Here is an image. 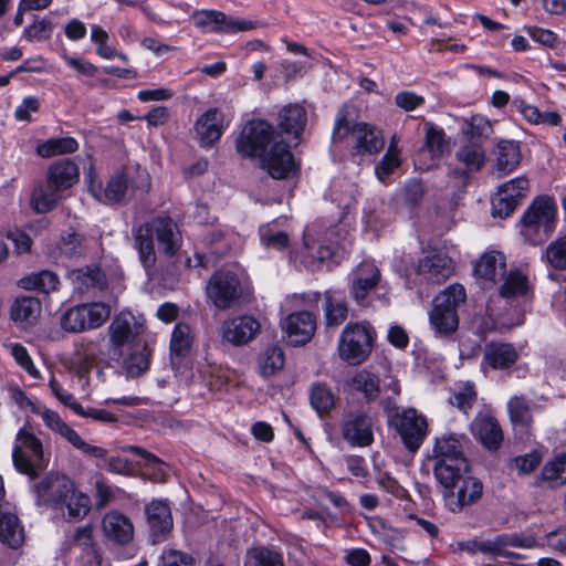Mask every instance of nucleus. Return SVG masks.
<instances>
[{
  "instance_id": "obj_2",
  "label": "nucleus",
  "mask_w": 566,
  "mask_h": 566,
  "mask_svg": "<svg viewBox=\"0 0 566 566\" xmlns=\"http://www.w3.org/2000/svg\"><path fill=\"white\" fill-rule=\"evenodd\" d=\"M557 207L548 196L535 198L521 219V233L532 244L544 242L555 227Z\"/></svg>"
},
{
  "instance_id": "obj_7",
  "label": "nucleus",
  "mask_w": 566,
  "mask_h": 566,
  "mask_svg": "<svg viewBox=\"0 0 566 566\" xmlns=\"http://www.w3.org/2000/svg\"><path fill=\"white\" fill-rule=\"evenodd\" d=\"M467 298L465 290L460 284H452L434 300L430 313V323L440 334H449L458 328L457 307Z\"/></svg>"
},
{
  "instance_id": "obj_9",
  "label": "nucleus",
  "mask_w": 566,
  "mask_h": 566,
  "mask_svg": "<svg viewBox=\"0 0 566 566\" xmlns=\"http://www.w3.org/2000/svg\"><path fill=\"white\" fill-rule=\"evenodd\" d=\"M207 296L219 310L231 308L242 296V286L238 275L231 271H218L207 284Z\"/></svg>"
},
{
  "instance_id": "obj_48",
  "label": "nucleus",
  "mask_w": 566,
  "mask_h": 566,
  "mask_svg": "<svg viewBox=\"0 0 566 566\" xmlns=\"http://www.w3.org/2000/svg\"><path fill=\"white\" fill-rule=\"evenodd\" d=\"M284 352L279 346L266 348L259 357V369L264 377L275 375L284 367Z\"/></svg>"
},
{
  "instance_id": "obj_36",
  "label": "nucleus",
  "mask_w": 566,
  "mask_h": 566,
  "mask_svg": "<svg viewBox=\"0 0 566 566\" xmlns=\"http://www.w3.org/2000/svg\"><path fill=\"white\" fill-rule=\"evenodd\" d=\"M63 198L60 189L53 188L46 180L45 184L36 186L30 198V207L36 213H48L52 211Z\"/></svg>"
},
{
  "instance_id": "obj_45",
  "label": "nucleus",
  "mask_w": 566,
  "mask_h": 566,
  "mask_svg": "<svg viewBox=\"0 0 566 566\" xmlns=\"http://www.w3.org/2000/svg\"><path fill=\"white\" fill-rule=\"evenodd\" d=\"M476 398L475 385L471 381H465L454 386L448 401L451 406L468 413L475 403Z\"/></svg>"
},
{
  "instance_id": "obj_23",
  "label": "nucleus",
  "mask_w": 566,
  "mask_h": 566,
  "mask_svg": "<svg viewBox=\"0 0 566 566\" xmlns=\"http://www.w3.org/2000/svg\"><path fill=\"white\" fill-rule=\"evenodd\" d=\"M102 530L109 541L118 545L128 544L134 537L130 520L120 512H108L102 520Z\"/></svg>"
},
{
  "instance_id": "obj_59",
  "label": "nucleus",
  "mask_w": 566,
  "mask_h": 566,
  "mask_svg": "<svg viewBox=\"0 0 566 566\" xmlns=\"http://www.w3.org/2000/svg\"><path fill=\"white\" fill-rule=\"evenodd\" d=\"M401 165L400 154L386 151L381 160L375 167L377 178L385 182L386 179Z\"/></svg>"
},
{
  "instance_id": "obj_3",
  "label": "nucleus",
  "mask_w": 566,
  "mask_h": 566,
  "mask_svg": "<svg viewBox=\"0 0 566 566\" xmlns=\"http://www.w3.org/2000/svg\"><path fill=\"white\" fill-rule=\"evenodd\" d=\"M12 462L18 472L34 479L46 468L49 455L44 452L42 441L33 432L22 428L15 436Z\"/></svg>"
},
{
  "instance_id": "obj_21",
  "label": "nucleus",
  "mask_w": 566,
  "mask_h": 566,
  "mask_svg": "<svg viewBox=\"0 0 566 566\" xmlns=\"http://www.w3.org/2000/svg\"><path fill=\"white\" fill-rule=\"evenodd\" d=\"M283 329L292 344L303 345L313 337L316 329V321L310 312H295L284 319Z\"/></svg>"
},
{
  "instance_id": "obj_46",
  "label": "nucleus",
  "mask_w": 566,
  "mask_h": 566,
  "mask_svg": "<svg viewBox=\"0 0 566 566\" xmlns=\"http://www.w3.org/2000/svg\"><path fill=\"white\" fill-rule=\"evenodd\" d=\"M310 401L319 416L327 415L335 406V396L331 388L322 382H314L310 389Z\"/></svg>"
},
{
  "instance_id": "obj_64",
  "label": "nucleus",
  "mask_w": 566,
  "mask_h": 566,
  "mask_svg": "<svg viewBox=\"0 0 566 566\" xmlns=\"http://www.w3.org/2000/svg\"><path fill=\"white\" fill-rule=\"evenodd\" d=\"M423 103V96L410 91H402L395 96V104L406 112H411Z\"/></svg>"
},
{
  "instance_id": "obj_4",
  "label": "nucleus",
  "mask_w": 566,
  "mask_h": 566,
  "mask_svg": "<svg viewBox=\"0 0 566 566\" xmlns=\"http://www.w3.org/2000/svg\"><path fill=\"white\" fill-rule=\"evenodd\" d=\"M346 137L352 139L353 149L358 155H374L385 146L382 133L378 128L366 123L349 126L346 113L340 111L335 122L333 140L342 142Z\"/></svg>"
},
{
  "instance_id": "obj_40",
  "label": "nucleus",
  "mask_w": 566,
  "mask_h": 566,
  "mask_svg": "<svg viewBox=\"0 0 566 566\" xmlns=\"http://www.w3.org/2000/svg\"><path fill=\"white\" fill-rule=\"evenodd\" d=\"M509 418L514 428L527 431L533 423L532 403L524 396H513L507 401Z\"/></svg>"
},
{
  "instance_id": "obj_16",
  "label": "nucleus",
  "mask_w": 566,
  "mask_h": 566,
  "mask_svg": "<svg viewBox=\"0 0 566 566\" xmlns=\"http://www.w3.org/2000/svg\"><path fill=\"white\" fill-rule=\"evenodd\" d=\"M260 158L262 168L274 179L289 178L298 169L289 146L282 140L275 142Z\"/></svg>"
},
{
  "instance_id": "obj_10",
  "label": "nucleus",
  "mask_w": 566,
  "mask_h": 566,
  "mask_svg": "<svg viewBox=\"0 0 566 566\" xmlns=\"http://www.w3.org/2000/svg\"><path fill=\"white\" fill-rule=\"evenodd\" d=\"M32 412L39 415L50 430L63 437L84 454L93 458L106 457L107 451L104 448L86 443L73 428L63 421L56 411L42 407H32Z\"/></svg>"
},
{
  "instance_id": "obj_62",
  "label": "nucleus",
  "mask_w": 566,
  "mask_h": 566,
  "mask_svg": "<svg viewBox=\"0 0 566 566\" xmlns=\"http://www.w3.org/2000/svg\"><path fill=\"white\" fill-rule=\"evenodd\" d=\"M148 357L143 353L132 354L124 360V367L129 376L136 377L148 369Z\"/></svg>"
},
{
  "instance_id": "obj_55",
  "label": "nucleus",
  "mask_w": 566,
  "mask_h": 566,
  "mask_svg": "<svg viewBox=\"0 0 566 566\" xmlns=\"http://www.w3.org/2000/svg\"><path fill=\"white\" fill-rule=\"evenodd\" d=\"M53 31V23L51 20L35 19L30 25L24 28L23 38L30 42H41L51 38Z\"/></svg>"
},
{
  "instance_id": "obj_8",
  "label": "nucleus",
  "mask_w": 566,
  "mask_h": 566,
  "mask_svg": "<svg viewBox=\"0 0 566 566\" xmlns=\"http://www.w3.org/2000/svg\"><path fill=\"white\" fill-rule=\"evenodd\" d=\"M274 127L263 119L251 120L237 140V150L244 157H261L275 142Z\"/></svg>"
},
{
  "instance_id": "obj_22",
  "label": "nucleus",
  "mask_w": 566,
  "mask_h": 566,
  "mask_svg": "<svg viewBox=\"0 0 566 566\" xmlns=\"http://www.w3.org/2000/svg\"><path fill=\"white\" fill-rule=\"evenodd\" d=\"M417 271L423 280L440 284L451 276L452 260L443 253L431 252L419 260Z\"/></svg>"
},
{
  "instance_id": "obj_47",
  "label": "nucleus",
  "mask_w": 566,
  "mask_h": 566,
  "mask_svg": "<svg viewBox=\"0 0 566 566\" xmlns=\"http://www.w3.org/2000/svg\"><path fill=\"white\" fill-rule=\"evenodd\" d=\"M244 566H284L283 556L268 547H253L247 552Z\"/></svg>"
},
{
  "instance_id": "obj_37",
  "label": "nucleus",
  "mask_w": 566,
  "mask_h": 566,
  "mask_svg": "<svg viewBox=\"0 0 566 566\" xmlns=\"http://www.w3.org/2000/svg\"><path fill=\"white\" fill-rule=\"evenodd\" d=\"M518 355L511 344L490 343L484 349V361L493 369L509 368Z\"/></svg>"
},
{
  "instance_id": "obj_52",
  "label": "nucleus",
  "mask_w": 566,
  "mask_h": 566,
  "mask_svg": "<svg viewBox=\"0 0 566 566\" xmlns=\"http://www.w3.org/2000/svg\"><path fill=\"white\" fill-rule=\"evenodd\" d=\"M325 317L328 326L340 325L348 315L347 304L345 301L336 297L332 292L325 293Z\"/></svg>"
},
{
  "instance_id": "obj_42",
  "label": "nucleus",
  "mask_w": 566,
  "mask_h": 566,
  "mask_svg": "<svg viewBox=\"0 0 566 566\" xmlns=\"http://www.w3.org/2000/svg\"><path fill=\"white\" fill-rule=\"evenodd\" d=\"M424 127L426 136L420 156L427 151L430 154L431 159L436 160L449 151V143L442 129L434 127L431 123H426Z\"/></svg>"
},
{
  "instance_id": "obj_63",
  "label": "nucleus",
  "mask_w": 566,
  "mask_h": 566,
  "mask_svg": "<svg viewBox=\"0 0 566 566\" xmlns=\"http://www.w3.org/2000/svg\"><path fill=\"white\" fill-rule=\"evenodd\" d=\"M378 485L397 499H407L408 492L401 486L397 480L390 476L388 473H380L377 478Z\"/></svg>"
},
{
  "instance_id": "obj_1",
  "label": "nucleus",
  "mask_w": 566,
  "mask_h": 566,
  "mask_svg": "<svg viewBox=\"0 0 566 566\" xmlns=\"http://www.w3.org/2000/svg\"><path fill=\"white\" fill-rule=\"evenodd\" d=\"M133 237L139 260L147 270L156 263L154 237L159 249L168 256L175 255L181 245L179 227L170 217H156L139 224L134 229Z\"/></svg>"
},
{
  "instance_id": "obj_19",
  "label": "nucleus",
  "mask_w": 566,
  "mask_h": 566,
  "mask_svg": "<svg viewBox=\"0 0 566 566\" xmlns=\"http://www.w3.org/2000/svg\"><path fill=\"white\" fill-rule=\"evenodd\" d=\"M342 437L353 447L371 444L373 419L364 412L348 415L342 424Z\"/></svg>"
},
{
  "instance_id": "obj_17",
  "label": "nucleus",
  "mask_w": 566,
  "mask_h": 566,
  "mask_svg": "<svg viewBox=\"0 0 566 566\" xmlns=\"http://www.w3.org/2000/svg\"><path fill=\"white\" fill-rule=\"evenodd\" d=\"M191 20L197 28L212 32L231 33L255 28V23L252 21L235 20L217 10L195 11L191 14Z\"/></svg>"
},
{
  "instance_id": "obj_20",
  "label": "nucleus",
  "mask_w": 566,
  "mask_h": 566,
  "mask_svg": "<svg viewBox=\"0 0 566 566\" xmlns=\"http://www.w3.org/2000/svg\"><path fill=\"white\" fill-rule=\"evenodd\" d=\"M223 120L224 115L219 108H209L197 119L193 129L202 147H210L220 139Z\"/></svg>"
},
{
  "instance_id": "obj_24",
  "label": "nucleus",
  "mask_w": 566,
  "mask_h": 566,
  "mask_svg": "<svg viewBox=\"0 0 566 566\" xmlns=\"http://www.w3.org/2000/svg\"><path fill=\"white\" fill-rule=\"evenodd\" d=\"M380 280L378 268L370 261H363L355 271L350 293L357 302L364 301L376 289Z\"/></svg>"
},
{
  "instance_id": "obj_18",
  "label": "nucleus",
  "mask_w": 566,
  "mask_h": 566,
  "mask_svg": "<svg viewBox=\"0 0 566 566\" xmlns=\"http://www.w3.org/2000/svg\"><path fill=\"white\" fill-rule=\"evenodd\" d=\"M260 322L251 315H239L227 318L221 324V337L233 346H244L260 333Z\"/></svg>"
},
{
  "instance_id": "obj_28",
  "label": "nucleus",
  "mask_w": 566,
  "mask_h": 566,
  "mask_svg": "<svg viewBox=\"0 0 566 566\" xmlns=\"http://www.w3.org/2000/svg\"><path fill=\"white\" fill-rule=\"evenodd\" d=\"M146 514L154 542L164 539L172 528V517L168 504L163 501H153L146 506Z\"/></svg>"
},
{
  "instance_id": "obj_60",
  "label": "nucleus",
  "mask_w": 566,
  "mask_h": 566,
  "mask_svg": "<svg viewBox=\"0 0 566 566\" xmlns=\"http://www.w3.org/2000/svg\"><path fill=\"white\" fill-rule=\"evenodd\" d=\"M10 349L14 360L20 367H22L31 377L40 378V371L35 368L25 347L20 344H11Z\"/></svg>"
},
{
  "instance_id": "obj_43",
  "label": "nucleus",
  "mask_w": 566,
  "mask_h": 566,
  "mask_svg": "<svg viewBox=\"0 0 566 566\" xmlns=\"http://www.w3.org/2000/svg\"><path fill=\"white\" fill-rule=\"evenodd\" d=\"M78 143L73 137L50 138L36 146V154L42 158H51L60 155L75 153Z\"/></svg>"
},
{
  "instance_id": "obj_27",
  "label": "nucleus",
  "mask_w": 566,
  "mask_h": 566,
  "mask_svg": "<svg viewBox=\"0 0 566 566\" xmlns=\"http://www.w3.org/2000/svg\"><path fill=\"white\" fill-rule=\"evenodd\" d=\"M88 249V240L85 234L69 229L61 233L56 245L50 251L53 258L65 256L67 259L81 258Z\"/></svg>"
},
{
  "instance_id": "obj_51",
  "label": "nucleus",
  "mask_w": 566,
  "mask_h": 566,
  "mask_svg": "<svg viewBox=\"0 0 566 566\" xmlns=\"http://www.w3.org/2000/svg\"><path fill=\"white\" fill-rule=\"evenodd\" d=\"M99 343V339H90L83 340L77 345L75 355L83 368L90 369L103 360L104 353Z\"/></svg>"
},
{
  "instance_id": "obj_33",
  "label": "nucleus",
  "mask_w": 566,
  "mask_h": 566,
  "mask_svg": "<svg viewBox=\"0 0 566 566\" xmlns=\"http://www.w3.org/2000/svg\"><path fill=\"white\" fill-rule=\"evenodd\" d=\"M506 270L505 256L497 251L484 253L474 265V274L485 282H496Z\"/></svg>"
},
{
  "instance_id": "obj_15",
  "label": "nucleus",
  "mask_w": 566,
  "mask_h": 566,
  "mask_svg": "<svg viewBox=\"0 0 566 566\" xmlns=\"http://www.w3.org/2000/svg\"><path fill=\"white\" fill-rule=\"evenodd\" d=\"M73 489V481L59 472H50L34 484L38 503L44 505H57L65 502Z\"/></svg>"
},
{
  "instance_id": "obj_32",
  "label": "nucleus",
  "mask_w": 566,
  "mask_h": 566,
  "mask_svg": "<svg viewBox=\"0 0 566 566\" xmlns=\"http://www.w3.org/2000/svg\"><path fill=\"white\" fill-rule=\"evenodd\" d=\"M307 123L306 109L300 104H289L281 108L277 125L283 133L298 138Z\"/></svg>"
},
{
  "instance_id": "obj_13",
  "label": "nucleus",
  "mask_w": 566,
  "mask_h": 566,
  "mask_svg": "<svg viewBox=\"0 0 566 566\" xmlns=\"http://www.w3.org/2000/svg\"><path fill=\"white\" fill-rule=\"evenodd\" d=\"M149 186L148 176L144 174V182L135 185L127 171L115 172L106 182L105 187L101 182L91 180L90 191L98 200L104 203H117L125 199L130 188H144Z\"/></svg>"
},
{
  "instance_id": "obj_44",
  "label": "nucleus",
  "mask_w": 566,
  "mask_h": 566,
  "mask_svg": "<svg viewBox=\"0 0 566 566\" xmlns=\"http://www.w3.org/2000/svg\"><path fill=\"white\" fill-rule=\"evenodd\" d=\"M436 461L467 460L463 457V446L459 438L454 436H444L439 438L433 449Z\"/></svg>"
},
{
  "instance_id": "obj_26",
  "label": "nucleus",
  "mask_w": 566,
  "mask_h": 566,
  "mask_svg": "<svg viewBox=\"0 0 566 566\" xmlns=\"http://www.w3.org/2000/svg\"><path fill=\"white\" fill-rule=\"evenodd\" d=\"M69 279L74 289L82 294L102 291L106 285V277L97 265L72 270L69 273Z\"/></svg>"
},
{
  "instance_id": "obj_11",
  "label": "nucleus",
  "mask_w": 566,
  "mask_h": 566,
  "mask_svg": "<svg viewBox=\"0 0 566 566\" xmlns=\"http://www.w3.org/2000/svg\"><path fill=\"white\" fill-rule=\"evenodd\" d=\"M394 410L397 411V408ZM392 422L405 447L411 452L417 451L428 433L426 418L415 408H407L396 412Z\"/></svg>"
},
{
  "instance_id": "obj_25",
  "label": "nucleus",
  "mask_w": 566,
  "mask_h": 566,
  "mask_svg": "<svg viewBox=\"0 0 566 566\" xmlns=\"http://www.w3.org/2000/svg\"><path fill=\"white\" fill-rule=\"evenodd\" d=\"M472 432L484 448L497 450L503 442V431L499 421L486 415H479L472 422Z\"/></svg>"
},
{
  "instance_id": "obj_53",
  "label": "nucleus",
  "mask_w": 566,
  "mask_h": 566,
  "mask_svg": "<svg viewBox=\"0 0 566 566\" xmlns=\"http://www.w3.org/2000/svg\"><path fill=\"white\" fill-rule=\"evenodd\" d=\"M542 479L553 486H560L566 483V455L559 454L547 462L542 470Z\"/></svg>"
},
{
  "instance_id": "obj_50",
  "label": "nucleus",
  "mask_w": 566,
  "mask_h": 566,
  "mask_svg": "<svg viewBox=\"0 0 566 566\" xmlns=\"http://www.w3.org/2000/svg\"><path fill=\"white\" fill-rule=\"evenodd\" d=\"M458 486L457 499L460 510L467 505L473 504L482 495L483 485L481 481L468 474Z\"/></svg>"
},
{
  "instance_id": "obj_57",
  "label": "nucleus",
  "mask_w": 566,
  "mask_h": 566,
  "mask_svg": "<svg viewBox=\"0 0 566 566\" xmlns=\"http://www.w3.org/2000/svg\"><path fill=\"white\" fill-rule=\"evenodd\" d=\"M314 500L323 507L332 504L334 507L347 512L350 510L348 502L338 493H334L325 488H318L314 491Z\"/></svg>"
},
{
  "instance_id": "obj_38",
  "label": "nucleus",
  "mask_w": 566,
  "mask_h": 566,
  "mask_svg": "<svg viewBox=\"0 0 566 566\" xmlns=\"http://www.w3.org/2000/svg\"><path fill=\"white\" fill-rule=\"evenodd\" d=\"M0 542L19 548L24 542V530L15 514L0 510Z\"/></svg>"
},
{
  "instance_id": "obj_5",
  "label": "nucleus",
  "mask_w": 566,
  "mask_h": 566,
  "mask_svg": "<svg viewBox=\"0 0 566 566\" xmlns=\"http://www.w3.org/2000/svg\"><path fill=\"white\" fill-rule=\"evenodd\" d=\"M111 306L104 302L74 305L61 316L60 323L67 333H83L102 327L111 316Z\"/></svg>"
},
{
  "instance_id": "obj_14",
  "label": "nucleus",
  "mask_w": 566,
  "mask_h": 566,
  "mask_svg": "<svg viewBox=\"0 0 566 566\" xmlns=\"http://www.w3.org/2000/svg\"><path fill=\"white\" fill-rule=\"evenodd\" d=\"M530 190V181L521 176L502 184L492 198V216L506 218Z\"/></svg>"
},
{
  "instance_id": "obj_58",
  "label": "nucleus",
  "mask_w": 566,
  "mask_h": 566,
  "mask_svg": "<svg viewBox=\"0 0 566 566\" xmlns=\"http://www.w3.org/2000/svg\"><path fill=\"white\" fill-rule=\"evenodd\" d=\"M546 256L553 268L566 270V235L547 247Z\"/></svg>"
},
{
  "instance_id": "obj_39",
  "label": "nucleus",
  "mask_w": 566,
  "mask_h": 566,
  "mask_svg": "<svg viewBox=\"0 0 566 566\" xmlns=\"http://www.w3.org/2000/svg\"><path fill=\"white\" fill-rule=\"evenodd\" d=\"M347 385L352 389L363 394L365 399L369 401L376 400L380 395L379 377L367 369L355 371L347 379Z\"/></svg>"
},
{
  "instance_id": "obj_31",
  "label": "nucleus",
  "mask_w": 566,
  "mask_h": 566,
  "mask_svg": "<svg viewBox=\"0 0 566 566\" xmlns=\"http://www.w3.org/2000/svg\"><path fill=\"white\" fill-rule=\"evenodd\" d=\"M80 178L78 167L70 159L52 164L46 171V181L62 192L72 188Z\"/></svg>"
},
{
  "instance_id": "obj_61",
  "label": "nucleus",
  "mask_w": 566,
  "mask_h": 566,
  "mask_svg": "<svg viewBox=\"0 0 566 566\" xmlns=\"http://www.w3.org/2000/svg\"><path fill=\"white\" fill-rule=\"evenodd\" d=\"M49 386L52 390V394L61 403L67 406L76 415L84 413V408L82 407V405L76 401V399L71 392L62 388V386L54 378L50 380Z\"/></svg>"
},
{
  "instance_id": "obj_35",
  "label": "nucleus",
  "mask_w": 566,
  "mask_h": 566,
  "mask_svg": "<svg viewBox=\"0 0 566 566\" xmlns=\"http://www.w3.org/2000/svg\"><path fill=\"white\" fill-rule=\"evenodd\" d=\"M458 161L464 165L468 171H479L485 163V149L480 138L469 137L455 153Z\"/></svg>"
},
{
  "instance_id": "obj_41",
  "label": "nucleus",
  "mask_w": 566,
  "mask_h": 566,
  "mask_svg": "<svg viewBox=\"0 0 566 566\" xmlns=\"http://www.w3.org/2000/svg\"><path fill=\"white\" fill-rule=\"evenodd\" d=\"M59 283V276L54 272L43 270L21 277L18 286L27 291L36 290L49 294L57 289Z\"/></svg>"
},
{
  "instance_id": "obj_12",
  "label": "nucleus",
  "mask_w": 566,
  "mask_h": 566,
  "mask_svg": "<svg viewBox=\"0 0 566 566\" xmlns=\"http://www.w3.org/2000/svg\"><path fill=\"white\" fill-rule=\"evenodd\" d=\"M143 332V319L132 312L122 311L115 315L107 328L113 355L119 357L122 347L133 343Z\"/></svg>"
},
{
  "instance_id": "obj_49",
  "label": "nucleus",
  "mask_w": 566,
  "mask_h": 566,
  "mask_svg": "<svg viewBox=\"0 0 566 566\" xmlns=\"http://www.w3.org/2000/svg\"><path fill=\"white\" fill-rule=\"evenodd\" d=\"M195 334L192 328L186 323H178L171 335L170 350L172 355H186L192 345Z\"/></svg>"
},
{
  "instance_id": "obj_56",
  "label": "nucleus",
  "mask_w": 566,
  "mask_h": 566,
  "mask_svg": "<svg viewBox=\"0 0 566 566\" xmlns=\"http://www.w3.org/2000/svg\"><path fill=\"white\" fill-rule=\"evenodd\" d=\"M64 503H66L69 516L75 520L83 518L90 511V497L75 492L74 489Z\"/></svg>"
},
{
  "instance_id": "obj_29",
  "label": "nucleus",
  "mask_w": 566,
  "mask_h": 566,
  "mask_svg": "<svg viewBox=\"0 0 566 566\" xmlns=\"http://www.w3.org/2000/svg\"><path fill=\"white\" fill-rule=\"evenodd\" d=\"M469 471L468 460L436 461L433 468L436 479L449 492L461 483Z\"/></svg>"
},
{
  "instance_id": "obj_6",
  "label": "nucleus",
  "mask_w": 566,
  "mask_h": 566,
  "mask_svg": "<svg viewBox=\"0 0 566 566\" xmlns=\"http://www.w3.org/2000/svg\"><path fill=\"white\" fill-rule=\"evenodd\" d=\"M373 328L365 323L348 324L340 334L337 350L349 365H360L371 353Z\"/></svg>"
},
{
  "instance_id": "obj_54",
  "label": "nucleus",
  "mask_w": 566,
  "mask_h": 566,
  "mask_svg": "<svg viewBox=\"0 0 566 566\" xmlns=\"http://www.w3.org/2000/svg\"><path fill=\"white\" fill-rule=\"evenodd\" d=\"M528 281L526 275L520 271H511L501 286L500 294L503 297L511 298L526 294Z\"/></svg>"
},
{
  "instance_id": "obj_30",
  "label": "nucleus",
  "mask_w": 566,
  "mask_h": 566,
  "mask_svg": "<svg viewBox=\"0 0 566 566\" xmlns=\"http://www.w3.org/2000/svg\"><path fill=\"white\" fill-rule=\"evenodd\" d=\"M495 172L504 177L515 170L522 160L520 144L514 140H501L495 150Z\"/></svg>"
},
{
  "instance_id": "obj_34",
  "label": "nucleus",
  "mask_w": 566,
  "mask_h": 566,
  "mask_svg": "<svg viewBox=\"0 0 566 566\" xmlns=\"http://www.w3.org/2000/svg\"><path fill=\"white\" fill-rule=\"evenodd\" d=\"M41 314V302L33 296H19L10 308L11 319L20 326H29L36 322Z\"/></svg>"
}]
</instances>
